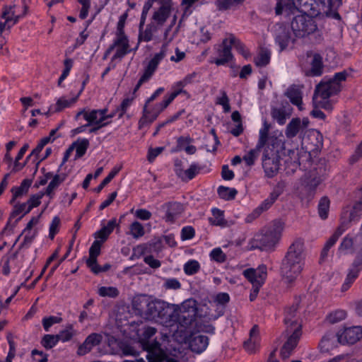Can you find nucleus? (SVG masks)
I'll use <instances>...</instances> for the list:
<instances>
[{
    "label": "nucleus",
    "mask_w": 362,
    "mask_h": 362,
    "mask_svg": "<svg viewBox=\"0 0 362 362\" xmlns=\"http://www.w3.org/2000/svg\"><path fill=\"white\" fill-rule=\"evenodd\" d=\"M301 119L298 117L293 118L287 124L285 134L288 139H293L298 135L302 134Z\"/></svg>",
    "instance_id": "nucleus-27"
},
{
    "label": "nucleus",
    "mask_w": 362,
    "mask_h": 362,
    "mask_svg": "<svg viewBox=\"0 0 362 362\" xmlns=\"http://www.w3.org/2000/svg\"><path fill=\"white\" fill-rule=\"evenodd\" d=\"M102 242L98 240H95L92 243L90 247L89 248V257L86 260V266L88 267L93 264H95L98 257L100 255Z\"/></svg>",
    "instance_id": "nucleus-34"
},
{
    "label": "nucleus",
    "mask_w": 362,
    "mask_h": 362,
    "mask_svg": "<svg viewBox=\"0 0 362 362\" xmlns=\"http://www.w3.org/2000/svg\"><path fill=\"white\" fill-rule=\"evenodd\" d=\"M98 293L100 296L110 298H116L119 294L118 289L113 286H101Z\"/></svg>",
    "instance_id": "nucleus-53"
},
{
    "label": "nucleus",
    "mask_w": 362,
    "mask_h": 362,
    "mask_svg": "<svg viewBox=\"0 0 362 362\" xmlns=\"http://www.w3.org/2000/svg\"><path fill=\"white\" fill-rule=\"evenodd\" d=\"M333 6L332 0H278L275 8L276 15L285 12L287 15L293 13L303 7L305 11L330 10Z\"/></svg>",
    "instance_id": "nucleus-2"
},
{
    "label": "nucleus",
    "mask_w": 362,
    "mask_h": 362,
    "mask_svg": "<svg viewBox=\"0 0 362 362\" xmlns=\"http://www.w3.org/2000/svg\"><path fill=\"white\" fill-rule=\"evenodd\" d=\"M32 184L33 178H26L22 180L19 186H13L11 189L12 196L9 200V204H13L18 199L26 195L28 193Z\"/></svg>",
    "instance_id": "nucleus-21"
},
{
    "label": "nucleus",
    "mask_w": 362,
    "mask_h": 362,
    "mask_svg": "<svg viewBox=\"0 0 362 362\" xmlns=\"http://www.w3.org/2000/svg\"><path fill=\"white\" fill-rule=\"evenodd\" d=\"M135 93L131 97L125 98L121 103L120 105L116 108V111L118 112V118H122L127 112L129 107L132 105L133 101L135 99Z\"/></svg>",
    "instance_id": "nucleus-43"
},
{
    "label": "nucleus",
    "mask_w": 362,
    "mask_h": 362,
    "mask_svg": "<svg viewBox=\"0 0 362 362\" xmlns=\"http://www.w3.org/2000/svg\"><path fill=\"white\" fill-rule=\"evenodd\" d=\"M23 11L21 14L15 15V12L12 11L11 10L10 18H12V21H10L9 23H8L6 25V28L8 30H9L12 26H13L15 24H16L19 21L20 18L25 17L26 16V14L28 13V6L25 4V2L24 1L23 2Z\"/></svg>",
    "instance_id": "nucleus-52"
},
{
    "label": "nucleus",
    "mask_w": 362,
    "mask_h": 362,
    "mask_svg": "<svg viewBox=\"0 0 362 362\" xmlns=\"http://www.w3.org/2000/svg\"><path fill=\"white\" fill-rule=\"evenodd\" d=\"M46 195L45 192L40 191L37 194H32L29 199L25 202L27 209L20 217L16 218L15 222L11 226V228L16 226L18 223L28 214H29L34 208L39 206L41 204L42 198Z\"/></svg>",
    "instance_id": "nucleus-22"
},
{
    "label": "nucleus",
    "mask_w": 362,
    "mask_h": 362,
    "mask_svg": "<svg viewBox=\"0 0 362 362\" xmlns=\"http://www.w3.org/2000/svg\"><path fill=\"white\" fill-rule=\"evenodd\" d=\"M74 65V60L70 58H66L64 61V69L62 71V73L61 76H59L58 79V86H61L62 83L67 78V76L69 75V73L73 67Z\"/></svg>",
    "instance_id": "nucleus-49"
},
{
    "label": "nucleus",
    "mask_w": 362,
    "mask_h": 362,
    "mask_svg": "<svg viewBox=\"0 0 362 362\" xmlns=\"http://www.w3.org/2000/svg\"><path fill=\"white\" fill-rule=\"evenodd\" d=\"M18 251H16L13 254H6L4 255L0 262V267H1V273L8 276L11 273L10 262L14 261L17 258Z\"/></svg>",
    "instance_id": "nucleus-36"
},
{
    "label": "nucleus",
    "mask_w": 362,
    "mask_h": 362,
    "mask_svg": "<svg viewBox=\"0 0 362 362\" xmlns=\"http://www.w3.org/2000/svg\"><path fill=\"white\" fill-rule=\"evenodd\" d=\"M193 141V139L189 136H181L177 139V146L173 151L174 152H178L185 149L186 146L189 145Z\"/></svg>",
    "instance_id": "nucleus-61"
},
{
    "label": "nucleus",
    "mask_w": 362,
    "mask_h": 362,
    "mask_svg": "<svg viewBox=\"0 0 362 362\" xmlns=\"http://www.w3.org/2000/svg\"><path fill=\"white\" fill-rule=\"evenodd\" d=\"M211 212L214 218H210L209 222L214 226H224L226 221L224 219L223 211L218 208H214Z\"/></svg>",
    "instance_id": "nucleus-46"
},
{
    "label": "nucleus",
    "mask_w": 362,
    "mask_h": 362,
    "mask_svg": "<svg viewBox=\"0 0 362 362\" xmlns=\"http://www.w3.org/2000/svg\"><path fill=\"white\" fill-rule=\"evenodd\" d=\"M142 349L148 351H164L161 347V344L157 340H141L140 341Z\"/></svg>",
    "instance_id": "nucleus-42"
},
{
    "label": "nucleus",
    "mask_w": 362,
    "mask_h": 362,
    "mask_svg": "<svg viewBox=\"0 0 362 362\" xmlns=\"http://www.w3.org/2000/svg\"><path fill=\"white\" fill-rule=\"evenodd\" d=\"M202 167L197 163H192L187 170H178L177 177L183 182L193 180L202 170Z\"/></svg>",
    "instance_id": "nucleus-25"
},
{
    "label": "nucleus",
    "mask_w": 362,
    "mask_h": 362,
    "mask_svg": "<svg viewBox=\"0 0 362 362\" xmlns=\"http://www.w3.org/2000/svg\"><path fill=\"white\" fill-rule=\"evenodd\" d=\"M58 337L57 334H45L41 339V345L47 350L51 349L58 344Z\"/></svg>",
    "instance_id": "nucleus-44"
},
{
    "label": "nucleus",
    "mask_w": 362,
    "mask_h": 362,
    "mask_svg": "<svg viewBox=\"0 0 362 362\" xmlns=\"http://www.w3.org/2000/svg\"><path fill=\"white\" fill-rule=\"evenodd\" d=\"M309 64L310 68L304 70V73L306 76L318 77L322 75L324 64L322 57L320 54H313Z\"/></svg>",
    "instance_id": "nucleus-18"
},
{
    "label": "nucleus",
    "mask_w": 362,
    "mask_h": 362,
    "mask_svg": "<svg viewBox=\"0 0 362 362\" xmlns=\"http://www.w3.org/2000/svg\"><path fill=\"white\" fill-rule=\"evenodd\" d=\"M339 92L337 86H334L331 82H321L317 85L313 95V102L317 103L320 98L322 100H328L332 95H336Z\"/></svg>",
    "instance_id": "nucleus-11"
},
{
    "label": "nucleus",
    "mask_w": 362,
    "mask_h": 362,
    "mask_svg": "<svg viewBox=\"0 0 362 362\" xmlns=\"http://www.w3.org/2000/svg\"><path fill=\"white\" fill-rule=\"evenodd\" d=\"M148 303L149 300L146 295L136 296L134 297L132 300V308L136 311L138 314L145 315Z\"/></svg>",
    "instance_id": "nucleus-29"
},
{
    "label": "nucleus",
    "mask_w": 362,
    "mask_h": 362,
    "mask_svg": "<svg viewBox=\"0 0 362 362\" xmlns=\"http://www.w3.org/2000/svg\"><path fill=\"white\" fill-rule=\"evenodd\" d=\"M259 150L260 149H257V148L255 149H251L243 156V160L245 162L247 166L250 167L255 164Z\"/></svg>",
    "instance_id": "nucleus-63"
},
{
    "label": "nucleus",
    "mask_w": 362,
    "mask_h": 362,
    "mask_svg": "<svg viewBox=\"0 0 362 362\" xmlns=\"http://www.w3.org/2000/svg\"><path fill=\"white\" fill-rule=\"evenodd\" d=\"M272 117L280 125H283L286 121V113L283 108H274L272 111Z\"/></svg>",
    "instance_id": "nucleus-57"
},
{
    "label": "nucleus",
    "mask_w": 362,
    "mask_h": 362,
    "mask_svg": "<svg viewBox=\"0 0 362 362\" xmlns=\"http://www.w3.org/2000/svg\"><path fill=\"white\" fill-rule=\"evenodd\" d=\"M283 192V185L281 183H278L274 188L273 191L269 194V197L253 210L252 215L255 218H257L260 216L262 213L267 211L272 207Z\"/></svg>",
    "instance_id": "nucleus-10"
},
{
    "label": "nucleus",
    "mask_w": 362,
    "mask_h": 362,
    "mask_svg": "<svg viewBox=\"0 0 362 362\" xmlns=\"http://www.w3.org/2000/svg\"><path fill=\"white\" fill-rule=\"evenodd\" d=\"M209 342L208 337L202 334H191L189 337V348L196 354H200L204 352Z\"/></svg>",
    "instance_id": "nucleus-17"
},
{
    "label": "nucleus",
    "mask_w": 362,
    "mask_h": 362,
    "mask_svg": "<svg viewBox=\"0 0 362 362\" xmlns=\"http://www.w3.org/2000/svg\"><path fill=\"white\" fill-rule=\"evenodd\" d=\"M103 339L100 334L92 333L89 334L83 344H81L77 350V354L80 356L86 355L89 353L93 347L99 345Z\"/></svg>",
    "instance_id": "nucleus-19"
},
{
    "label": "nucleus",
    "mask_w": 362,
    "mask_h": 362,
    "mask_svg": "<svg viewBox=\"0 0 362 362\" xmlns=\"http://www.w3.org/2000/svg\"><path fill=\"white\" fill-rule=\"evenodd\" d=\"M172 313L173 307L169 303L156 299L149 301L145 316L148 320H155L168 326Z\"/></svg>",
    "instance_id": "nucleus-5"
},
{
    "label": "nucleus",
    "mask_w": 362,
    "mask_h": 362,
    "mask_svg": "<svg viewBox=\"0 0 362 362\" xmlns=\"http://www.w3.org/2000/svg\"><path fill=\"white\" fill-rule=\"evenodd\" d=\"M271 51L267 47H261L254 63L257 67H265L271 61Z\"/></svg>",
    "instance_id": "nucleus-33"
},
{
    "label": "nucleus",
    "mask_w": 362,
    "mask_h": 362,
    "mask_svg": "<svg viewBox=\"0 0 362 362\" xmlns=\"http://www.w3.org/2000/svg\"><path fill=\"white\" fill-rule=\"evenodd\" d=\"M217 193L221 199L229 201L235 198L238 191L235 188H230L221 185L218 187Z\"/></svg>",
    "instance_id": "nucleus-41"
},
{
    "label": "nucleus",
    "mask_w": 362,
    "mask_h": 362,
    "mask_svg": "<svg viewBox=\"0 0 362 362\" xmlns=\"http://www.w3.org/2000/svg\"><path fill=\"white\" fill-rule=\"evenodd\" d=\"M164 52L160 51V52L156 53L148 62L144 69V74L141 75L136 85L133 89V94L136 93L139 90L142 84L149 81V79L153 75L154 72L156 71L160 62L164 58Z\"/></svg>",
    "instance_id": "nucleus-6"
},
{
    "label": "nucleus",
    "mask_w": 362,
    "mask_h": 362,
    "mask_svg": "<svg viewBox=\"0 0 362 362\" xmlns=\"http://www.w3.org/2000/svg\"><path fill=\"white\" fill-rule=\"evenodd\" d=\"M301 336V327L298 326L293 332L281 349L280 355L283 359L289 358L293 350L296 347Z\"/></svg>",
    "instance_id": "nucleus-14"
},
{
    "label": "nucleus",
    "mask_w": 362,
    "mask_h": 362,
    "mask_svg": "<svg viewBox=\"0 0 362 362\" xmlns=\"http://www.w3.org/2000/svg\"><path fill=\"white\" fill-rule=\"evenodd\" d=\"M269 125L267 123H264V127L259 130V140L257 144V148L261 149L264 147L267 141H269L270 136H269Z\"/></svg>",
    "instance_id": "nucleus-45"
},
{
    "label": "nucleus",
    "mask_w": 362,
    "mask_h": 362,
    "mask_svg": "<svg viewBox=\"0 0 362 362\" xmlns=\"http://www.w3.org/2000/svg\"><path fill=\"white\" fill-rule=\"evenodd\" d=\"M146 358L148 362H164L167 358V354L165 351H148Z\"/></svg>",
    "instance_id": "nucleus-48"
},
{
    "label": "nucleus",
    "mask_w": 362,
    "mask_h": 362,
    "mask_svg": "<svg viewBox=\"0 0 362 362\" xmlns=\"http://www.w3.org/2000/svg\"><path fill=\"white\" fill-rule=\"evenodd\" d=\"M161 207L165 211L163 217L165 221L171 224L174 223L184 211L183 204L178 202H168L164 203Z\"/></svg>",
    "instance_id": "nucleus-12"
},
{
    "label": "nucleus",
    "mask_w": 362,
    "mask_h": 362,
    "mask_svg": "<svg viewBox=\"0 0 362 362\" xmlns=\"http://www.w3.org/2000/svg\"><path fill=\"white\" fill-rule=\"evenodd\" d=\"M362 338V327L353 326L345 327L337 332V339L341 344H354Z\"/></svg>",
    "instance_id": "nucleus-9"
},
{
    "label": "nucleus",
    "mask_w": 362,
    "mask_h": 362,
    "mask_svg": "<svg viewBox=\"0 0 362 362\" xmlns=\"http://www.w3.org/2000/svg\"><path fill=\"white\" fill-rule=\"evenodd\" d=\"M210 257L212 260L218 263H223L227 259L226 255L220 247L213 249L210 252Z\"/></svg>",
    "instance_id": "nucleus-60"
},
{
    "label": "nucleus",
    "mask_w": 362,
    "mask_h": 362,
    "mask_svg": "<svg viewBox=\"0 0 362 362\" xmlns=\"http://www.w3.org/2000/svg\"><path fill=\"white\" fill-rule=\"evenodd\" d=\"M197 315L196 302L194 300L185 301L182 305V310L173 308V313L170 315L168 326L177 324L180 327L187 329L196 321Z\"/></svg>",
    "instance_id": "nucleus-3"
},
{
    "label": "nucleus",
    "mask_w": 362,
    "mask_h": 362,
    "mask_svg": "<svg viewBox=\"0 0 362 362\" xmlns=\"http://www.w3.org/2000/svg\"><path fill=\"white\" fill-rule=\"evenodd\" d=\"M283 147L281 139L275 136H270L269 141H267L264 154L272 156L280 157V151Z\"/></svg>",
    "instance_id": "nucleus-24"
},
{
    "label": "nucleus",
    "mask_w": 362,
    "mask_h": 362,
    "mask_svg": "<svg viewBox=\"0 0 362 362\" xmlns=\"http://www.w3.org/2000/svg\"><path fill=\"white\" fill-rule=\"evenodd\" d=\"M158 115L155 112H153V110H151L146 105H144L142 110V116L140 117L138 122L139 129H142L146 126L151 124L158 118Z\"/></svg>",
    "instance_id": "nucleus-26"
},
{
    "label": "nucleus",
    "mask_w": 362,
    "mask_h": 362,
    "mask_svg": "<svg viewBox=\"0 0 362 362\" xmlns=\"http://www.w3.org/2000/svg\"><path fill=\"white\" fill-rule=\"evenodd\" d=\"M228 39V42L232 48V46L235 47V48L241 53L243 56L246 57L247 53L245 52V45L238 39H237L234 35H230Z\"/></svg>",
    "instance_id": "nucleus-58"
},
{
    "label": "nucleus",
    "mask_w": 362,
    "mask_h": 362,
    "mask_svg": "<svg viewBox=\"0 0 362 362\" xmlns=\"http://www.w3.org/2000/svg\"><path fill=\"white\" fill-rule=\"evenodd\" d=\"M66 177L67 175L65 173L54 175L45 189V192L46 196H48L50 199H52L54 190L57 189L59 186L66 180Z\"/></svg>",
    "instance_id": "nucleus-28"
},
{
    "label": "nucleus",
    "mask_w": 362,
    "mask_h": 362,
    "mask_svg": "<svg viewBox=\"0 0 362 362\" xmlns=\"http://www.w3.org/2000/svg\"><path fill=\"white\" fill-rule=\"evenodd\" d=\"M297 311V306L296 305H292L291 307H288L286 308L285 310V317H284V322L286 325H296V322L293 320V318L296 315V313Z\"/></svg>",
    "instance_id": "nucleus-59"
},
{
    "label": "nucleus",
    "mask_w": 362,
    "mask_h": 362,
    "mask_svg": "<svg viewBox=\"0 0 362 362\" xmlns=\"http://www.w3.org/2000/svg\"><path fill=\"white\" fill-rule=\"evenodd\" d=\"M346 317V312L344 310H337L332 313H330L327 317V320L332 324L337 323L343 320H344Z\"/></svg>",
    "instance_id": "nucleus-54"
},
{
    "label": "nucleus",
    "mask_w": 362,
    "mask_h": 362,
    "mask_svg": "<svg viewBox=\"0 0 362 362\" xmlns=\"http://www.w3.org/2000/svg\"><path fill=\"white\" fill-rule=\"evenodd\" d=\"M304 242L296 239L288 247L280 265V274L287 286L291 287L305 266Z\"/></svg>",
    "instance_id": "nucleus-1"
},
{
    "label": "nucleus",
    "mask_w": 362,
    "mask_h": 362,
    "mask_svg": "<svg viewBox=\"0 0 362 362\" xmlns=\"http://www.w3.org/2000/svg\"><path fill=\"white\" fill-rule=\"evenodd\" d=\"M129 234L138 239L144 235V228L138 221L133 222L129 226Z\"/></svg>",
    "instance_id": "nucleus-55"
},
{
    "label": "nucleus",
    "mask_w": 362,
    "mask_h": 362,
    "mask_svg": "<svg viewBox=\"0 0 362 362\" xmlns=\"http://www.w3.org/2000/svg\"><path fill=\"white\" fill-rule=\"evenodd\" d=\"M219 58L214 59V62L217 66H223L232 61L233 55L231 52V47L226 38L223 40L221 48L218 50Z\"/></svg>",
    "instance_id": "nucleus-20"
},
{
    "label": "nucleus",
    "mask_w": 362,
    "mask_h": 362,
    "mask_svg": "<svg viewBox=\"0 0 362 362\" xmlns=\"http://www.w3.org/2000/svg\"><path fill=\"white\" fill-rule=\"evenodd\" d=\"M184 272L187 275H194L200 269V264L198 261L191 259L184 264Z\"/></svg>",
    "instance_id": "nucleus-50"
},
{
    "label": "nucleus",
    "mask_w": 362,
    "mask_h": 362,
    "mask_svg": "<svg viewBox=\"0 0 362 362\" xmlns=\"http://www.w3.org/2000/svg\"><path fill=\"white\" fill-rule=\"evenodd\" d=\"M275 41L279 46L280 51L281 52L289 47L293 48L296 39L292 37L291 33L288 30L283 29L281 32L276 34Z\"/></svg>",
    "instance_id": "nucleus-23"
},
{
    "label": "nucleus",
    "mask_w": 362,
    "mask_h": 362,
    "mask_svg": "<svg viewBox=\"0 0 362 362\" xmlns=\"http://www.w3.org/2000/svg\"><path fill=\"white\" fill-rule=\"evenodd\" d=\"M90 145L89 141L87 139H81L78 138L76 141H74L71 146H73V149L76 148V158H81L83 156L87 149L88 148Z\"/></svg>",
    "instance_id": "nucleus-37"
},
{
    "label": "nucleus",
    "mask_w": 362,
    "mask_h": 362,
    "mask_svg": "<svg viewBox=\"0 0 362 362\" xmlns=\"http://www.w3.org/2000/svg\"><path fill=\"white\" fill-rule=\"evenodd\" d=\"M263 231L259 239L261 247L265 249L274 247L280 238V231L275 228H268Z\"/></svg>",
    "instance_id": "nucleus-15"
},
{
    "label": "nucleus",
    "mask_w": 362,
    "mask_h": 362,
    "mask_svg": "<svg viewBox=\"0 0 362 362\" xmlns=\"http://www.w3.org/2000/svg\"><path fill=\"white\" fill-rule=\"evenodd\" d=\"M157 30L158 26L153 23L148 24L144 30V27L139 26V42H150L153 39V33H156Z\"/></svg>",
    "instance_id": "nucleus-31"
},
{
    "label": "nucleus",
    "mask_w": 362,
    "mask_h": 362,
    "mask_svg": "<svg viewBox=\"0 0 362 362\" xmlns=\"http://www.w3.org/2000/svg\"><path fill=\"white\" fill-rule=\"evenodd\" d=\"M286 95L293 105L300 107L303 104L302 93L296 86H291L287 89Z\"/></svg>",
    "instance_id": "nucleus-32"
},
{
    "label": "nucleus",
    "mask_w": 362,
    "mask_h": 362,
    "mask_svg": "<svg viewBox=\"0 0 362 362\" xmlns=\"http://www.w3.org/2000/svg\"><path fill=\"white\" fill-rule=\"evenodd\" d=\"M112 43L115 49L116 48V52L112 57V62L117 59H122L132 51V49H130L129 39L127 35H116Z\"/></svg>",
    "instance_id": "nucleus-13"
},
{
    "label": "nucleus",
    "mask_w": 362,
    "mask_h": 362,
    "mask_svg": "<svg viewBox=\"0 0 362 362\" xmlns=\"http://www.w3.org/2000/svg\"><path fill=\"white\" fill-rule=\"evenodd\" d=\"M172 10L165 7L160 6L158 9L153 13L152 20L157 26L163 25L170 17Z\"/></svg>",
    "instance_id": "nucleus-35"
},
{
    "label": "nucleus",
    "mask_w": 362,
    "mask_h": 362,
    "mask_svg": "<svg viewBox=\"0 0 362 362\" xmlns=\"http://www.w3.org/2000/svg\"><path fill=\"white\" fill-rule=\"evenodd\" d=\"M330 201L327 197H322L318 203L317 211L319 216L322 220H326L328 218L329 211Z\"/></svg>",
    "instance_id": "nucleus-38"
},
{
    "label": "nucleus",
    "mask_w": 362,
    "mask_h": 362,
    "mask_svg": "<svg viewBox=\"0 0 362 362\" xmlns=\"http://www.w3.org/2000/svg\"><path fill=\"white\" fill-rule=\"evenodd\" d=\"M243 275L252 286H262L267 277V268L264 264H261L256 269L248 268L243 270Z\"/></svg>",
    "instance_id": "nucleus-8"
},
{
    "label": "nucleus",
    "mask_w": 362,
    "mask_h": 362,
    "mask_svg": "<svg viewBox=\"0 0 362 362\" xmlns=\"http://www.w3.org/2000/svg\"><path fill=\"white\" fill-rule=\"evenodd\" d=\"M291 27L295 37L299 38L319 32L315 19L306 13L295 16Z\"/></svg>",
    "instance_id": "nucleus-4"
},
{
    "label": "nucleus",
    "mask_w": 362,
    "mask_h": 362,
    "mask_svg": "<svg viewBox=\"0 0 362 362\" xmlns=\"http://www.w3.org/2000/svg\"><path fill=\"white\" fill-rule=\"evenodd\" d=\"M9 204L11 205L13 208L9 214L8 221L4 228L5 230L9 227L11 220L15 218H18L20 217L23 213H25V211H26L28 207L25 202H17V200L13 204Z\"/></svg>",
    "instance_id": "nucleus-30"
},
{
    "label": "nucleus",
    "mask_w": 362,
    "mask_h": 362,
    "mask_svg": "<svg viewBox=\"0 0 362 362\" xmlns=\"http://www.w3.org/2000/svg\"><path fill=\"white\" fill-rule=\"evenodd\" d=\"M195 236V229L191 226H184L181 229L180 238L181 240H188L194 238Z\"/></svg>",
    "instance_id": "nucleus-62"
},
{
    "label": "nucleus",
    "mask_w": 362,
    "mask_h": 362,
    "mask_svg": "<svg viewBox=\"0 0 362 362\" xmlns=\"http://www.w3.org/2000/svg\"><path fill=\"white\" fill-rule=\"evenodd\" d=\"M280 166V157L272 156L263 154L262 158V168L267 177L272 178L274 177L279 169Z\"/></svg>",
    "instance_id": "nucleus-16"
},
{
    "label": "nucleus",
    "mask_w": 362,
    "mask_h": 362,
    "mask_svg": "<svg viewBox=\"0 0 362 362\" xmlns=\"http://www.w3.org/2000/svg\"><path fill=\"white\" fill-rule=\"evenodd\" d=\"M306 140H309L311 141V144L313 145V147L310 148V151H314L322 146V135L319 132H313L309 133L307 138H303L302 144H305L306 143Z\"/></svg>",
    "instance_id": "nucleus-40"
},
{
    "label": "nucleus",
    "mask_w": 362,
    "mask_h": 362,
    "mask_svg": "<svg viewBox=\"0 0 362 362\" xmlns=\"http://www.w3.org/2000/svg\"><path fill=\"white\" fill-rule=\"evenodd\" d=\"M164 52L160 51V52L156 53L148 62L144 69V74L141 75L136 85L133 89V94L136 93L139 90L142 84L149 81V79L153 75L154 72L156 71L160 62L164 58Z\"/></svg>",
    "instance_id": "nucleus-7"
},
{
    "label": "nucleus",
    "mask_w": 362,
    "mask_h": 362,
    "mask_svg": "<svg viewBox=\"0 0 362 362\" xmlns=\"http://www.w3.org/2000/svg\"><path fill=\"white\" fill-rule=\"evenodd\" d=\"M361 270L362 263L354 260L351 265V267L349 269L347 276L351 277L352 279L356 280Z\"/></svg>",
    "instance_id": "nucleus-64"
},
{
    "label": "nucleus",
    "mask_w": 362,
    "mask_h": 362,
    "mask_svg": "<svg viewBox=\"0 0 362 362\" xmlns=\"http://www.w3.org/2000/svg\"><path fill=\"white\" fill-rule=\"evenodd\" d=\"M74 335V327L72 325H69L66 327V329L61 330L59 334H57L58 337V341L62 342H67L70 341Z\"/></svg>",
    "instance_id": "nucleus-47"
},
{
    "label": "nucleus",
    "mask_w": 362,
    "mask_h": 362,
    "mask_svg": "<svg viewBox=\"0 0 362 362\" xmlns=\"http://www.w3.org/2000/svg\"><path fill=\"white\" fill-rule=\"evenodd\" d=\"M62 322V318L61 317L51 315L48 317H45L42 320V327L46 332H49L51 327L55 324H59Z\"/></svg>",
    "instance_id": "nucleus-51"
},
{
    "label": "nucleus",
    "mask_w": 362,
    "mask_h": 362,
    "mask_svg": "<svg viewBox=\"0 0 362 362\" xmlns=\"http://www.w3.org/2000/svg\"><path fill=\"white\" fill-rule=\"evenodd\" d=\"M11 9V7H8L7 6H4L3 8L1 18L5 19V21H0V36L2 35L4 30H7L6 25L9 23L10 21H12V18H10V13Z\"/></svg>",
    "instance_id": "nucleus-56"
},
{
    "label": "nucleus",
    "mask_w": 362,
    "mask_h": 362,
    "mask_svg": "<svg viewBox=\"0 0 362 362\" xmlns=\"http://www.w3.org/2000/svg\"><path fill=\"white\" fill-rule=\"evenodd\" d=\"M78 99V95L71 98L70 100H66L64 97L59 98L54 107L52 109L53 112H59L64 110L65 108L71 107L73 104L76 103Z\"/></svg>",
    "instance_id": "nucleus-39"
}]
</instances>
